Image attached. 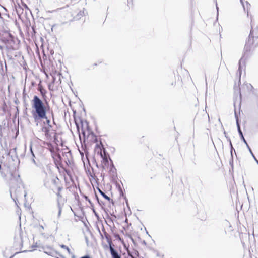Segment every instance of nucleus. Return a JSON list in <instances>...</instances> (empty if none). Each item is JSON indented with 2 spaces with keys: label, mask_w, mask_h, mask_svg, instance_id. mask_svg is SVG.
Here are the masks:
<instances>
[{
  "label": "nucleus",
  "mask_w": 258,
  "mask_h": 258,
  "mask_svg": "<svg viewBox=\"0 0 258 258\" xmlns=\"http://www.w3.org/2000/svg\"><path fill=\"white\" fill-rule=\"evenodd\" d=\"M18 126H19V121H18V123H17V136H18V134H19V128H18Z\"/></svg>",
  "instance_id": "nucleus-31"
},
{
  "label": "nucleus",
  "mask_w": 258,
  "mask_h": 258,
  "mask_svg": "<svg viewBox=\"0 0 258 258\" xmlns=\"http://www.w3.org/2000/svg\"><path fill=\"white\" fill-rule=\"evenodd\" d=\"M56 258H66L63 255L56 251Z\"/></svg>",
  "instance_id": "nucleus-19"
},
{
  "label": "nucleus",
  "mask_w": 258,
  "mask_h": 258,
  "mask_svg": "<svg viewBox=\"0 0 258 258\" xmlns=\"http://www.w3.org/2000/svg\"><path fill=\"white\" fill-rule=\"evenodd\" d=\"M52 114L53 115V114L52 113ZM52 118H53V116L52 115ZM54 119V118H53ZM53 123H55V121L53 120Z\"/></svg>",
  "instance_id": "nucleus-44"
},
{
  "label": "nucleus",
  "mask_w": 258,
  "mask_h": 258,
  "mask_svg": "<svg viewBox=\"0 0 258 258\" xmlns=\"http://www.w3.org/2000/svg\"><path fill=\"white\" fill-rule=\"evenodd\" d=\"M30 151H31V154H32V155L33 156V157H35V156H34V153H33V151H32V147H30Z\"/></svg>",
  "instance_id": "nucleus-29"
},
{
  "label": "nucleus",
  "mask_w": 258,
  "mask_h": 258,
  "mask_svg": "<svg viewBox=\"0 0 258 258\" xmlns=\"http://www.w3.org/2000/svg\"><path fill=\"white\" fill-rule=\"evenodd\" d=\"M235 118H236V125H237V130H238V132L239 133V135L240 136V139L242 140V141L246 145V146L247 149H248V151H249L250 153L251 154V156H252V157L253 158L254 160L256 162V163L258 164V160H257V159L256 158L255 156L253 154V153L251 148H249V145L248 144L247 141H246L244 137V136L243 135L242 132V131L241 130V128H240V124H239V123L238 122V116H237V115L236 114V113H235Z\"/></svg>",
  "instance_id": "nucleus-4"
},
{
  "label": "nucleus",
  "mask_w": 258,
  "mask_h": 258,
  "mask_svg": "<svg viewBox=\"0 0 258 258\" xmlns=\"http://www.w3.org/2000/svg\"><path fill=\"white\" fill-rule=\"evenodd\" d=\"M17 177H20V175H17Z\"/></svg>",
  "instance_id": "nucleus-45"
},
{
  "label": "nucleus",
  "mask_w": 258,
  "mask_h": 258,
  "mask_svg": "<svg viewBox=\"0 0 258 258\" xmlns=\"http://www.w3.org/2000/svg\"><path fill=\"white\" fill-rule=\"evenodd\" d=\"M228 141H229V143H230V145L231 146V156L232 157V150L233 149V148L232 147V143H231V140L230 139V138H228Z\"/></svg>",
  "instance_id": "nucleus-23"
},
{
  "label": "nucleus",
  "mask_w": 258,
  "mask_h": 258,
  "mask_svg": "<svg viewBox=\"0 0 258 258\" xmlns=\"http://www.w3.org/2000/svg\"><path fill=\"white\" fill-rule=\"evenodd\" d=\"M10 194L13 201L16 203V188L12 185H10Z\"/></svg>",
  "instance_id": "nucleus-9"
},
{
  "label": "nucleus",
  "mask_w": 258,
  "mask_h": 258,
  "mask_svg": "<svg viewBox=\"0 0 258 258\" xmlns=\"http://www.w3.org/2000/svg\"><path fill=\"white\" fill-rule=\"evenodd\" d=\"M20 237L21 241V245L22 247H27L29 244V240L25 234L21 233H20Z\"/></svg>",
  "instance_id": "nucleus-6"
},
{
  "label": "nucleus",
  "mask_w": 258,
  "mask_h": 258,
  "mask_svg": "<svg viewBox=\"0 0 258 258\" xmlns=\"http://www.w3.org/2000/svg\"><path fill=\"white\" fill-rule=\"evenodd\" d=\"M120 194L122 195L123 196V192L122 190L120 191Z\"/></svg>",
  "instance_id": "nucleus-43"
},
{
  "label": "nucleus",
  "mask_w": 258,
  "mask_h": 258,
  "mask_svg": "<svg viewBox=\"0 0 258 258\" xmlns=\"http://www.w3.org/2000/svg\"><path fill=\"white\" fill-rule=\"evenodd\" d=\"M61 180L59 178H51V183L56 187L57 190H59V191H61L63 189L64 183H65L67 188H68L69 187L67 185L68 183L71 181L72 183H74V182L73 178H61Z\"/></svg>",
  "instance_id": "nucleus-3"
},
{
  "label": "nucleus",
  "mask_w": 258,
  "mask_h": 258,
  "mask_svg": "<svg viewBox=\"0 0 258 258\" xmlns=\"http://www.w3.org/2000/svg\"><path fill=\"white\" fill-rule=\"evenodd\" d=\"M24 196H25V197H26V193H25V194Z\"/></svg>",
  "instance_id": "nucleus-48"
},
{
  "label": "nucleus",
  "mask_w": 258,
  "mask_h": 258,
  "mask_svg": "<svg viewBox=\"0 0 258 258\" xmlns=\"http://www.w3.org/2000/svg\"><path fill=\"white\" fill-rule=\"evenodd\" d=\"M230 164H231V166L232 165V164H231V162H230Z\"/></svg>",
  "instance_id": "nucleus-49"
},
{
  "label": "nucleus",
  "mask_w": 258,
  "mask_h": 258,
  "mask_svg": "<svg viewBox=\"0 0 258 258\" xmlns=\"http://www.w3.org/2000/svg\"><path fill=\"white\" fill-rule=\"evenodd\" d=\"M82 134H83V135L85 136V132L84 131H82Z\"/></svg>",
  "instance_id": "nucleus-39"
},
{
  "label": "nucleus",
  "mask_w": 258,
  "mask_h": 258,
  "mask_svg": "<svg viewBox=\"0 0 258 258\" xmlns=\"http://www.w3.org/2000/svg\"><path fill=\"white\" fill-rule=\"evenodd\" d=\"M13 150L16 151V148H14Z\"/></svg>",
  "instance_id": "nucleus-47"
},
{
  "label": "nucleus",
  "mask_w": 258,
  "mask_h": 258,
  "mask_svg": "<svg viewBox=\"0 0 258 258\" xmlns=\"http://www.w3.org/2000/svg\"><path fill=\"white\" fill-rule=\"evenodd\" d=\"M83 197L84 198V199H85L86 201H87L89 203V204H90V206H91V207H93V203L91 202V200L89 199V198H88L87 196H86V195H84V196H83Z\"/></svg>",
  "instance_id": "nucleus-17"
},
{
  "label": "nucleus",
  "mask_w": 258,
  "mask_h": 258,
  "mask_svg": "<svg viewBox=\"0 0 258 258\" xmlns=\"http://www.w3.org/2000/svg\"><path fill=\"white\" fill-rule=\"evenodd\" d=\"M18 8H19V9H20V10H21V8L19 4H18V5H17V15H18V16H19V17H20V16H19V14H18V13H19V10H18Z\"/></svg>",
  "instance_id": "nucleus-26"
},
{
  "label": "nucleus",
  "mask_w": 258,
  "mask_h": 258,
  "mask_svg": "<svg viewBox=\"0 0 258 258\" xmlns=\"http://www.w3.org/2000/svg\"><path fill=\"white\" fill-rule=\"evenodd\" d=\"M43 229H44V227H43V226L42 225H40V228H39V231H40V233H41V234H42V235H43V234L42 233V230H43Z\"/></svg>",
  "instance_id": "nucleus-25"
},
{
  "label": "nucleus",
  "mask_w": 258,
  "mask_h": 258,
  "mask_svg": "<svg viewBox=\"0 0 258 258\" xmlns=\"http://www.w3.org/2000/svg\"><path fill=\"white\" fill-rule=\"evenodd\" d=\"M60 246L61 247V248L66 249L69 254H70L71 253L70 248L68 246H66L65 245L61 244L60 245Z\"/></svg>",
  "instance_id": "nucleus-16"
},
{
  "label": "nucleus",
  "mask_w": 258,
  "mask_h": 258,
  "mask_svg": "<svg viewBox=\"0 0 258 258\" xmlns=\"http://www.w3.org/2000/svg\"><path fill=\"white\" fill-rule=\"evenodd\" d=\"M90 179L91 182H92V179L94 180L95 181H97V180H98L99 178H90Z\"/></svg>",
  "instance_id": "nucleus-30"
},
{
  "label": "nucleus",
  "mask_w": 258,
  "mask_h": 258,
  "mask_svg": "<svg viewBox=\"0 0 258 258\" xmlns=\"http://www.w3.org/2000/svg\"><path fill=\"white\" fill-rule=\"evenodd\" d=\"M90 176H91V178L94 177H93V175H91Z\"/></svg>",
  "instance_id": "nucleus-46"
},
{
  "label": "nucleus",
  "mask_w": 258,
  "mask_h": 258,
  "mask_svg": "<svg viewBox=\"0 0 258 258\" xmlns=\"http://www.w3.org/2000/svg\"><path fill=\"white\" fill-rule=\"evenodd\" d=\"M15 178H11L10 183L12 184L14 183L15 181Z\"/></svg>",
  "instance_id": "nucleus-27"
},
{
  "label": "nucleus",
  "mask_w": 258,
  "mask_h": 258,
  "mask_svg": "<svg viewBox=\"0 0 258 258\" xmlns=\"http://www.w3.org/2000/svg\"><path fill=\"white\" fill-rule=\"evenodd\" d=\"M9 36L10 39H8V41H11L14 43V37L10 33H9Z\"/></svg>",
  "instance_id": "nucleus-18"
},
{
  "label": "nucleus",
  "mask_w": 258,
  "mask_h": 258,
  "mask_svg": "<svg viewBox=\"0 0 258 258\" xmlns=\"http://www.w3.org/2000/svg\"><path fill=\"white\" fill-rule=\"evenodd\" d=\"M64 205H57V207L58 208V217H60L61 215V211L62 210V208L63 207Z\"/></svg>",
  "instance_id": "nucleus-15"
},
{
  "label": "nucleus",
  "mask_w": 258,
  "mask_h": 258,
  "mask_svg": "<svg viewBox=\"0 0 258 258\" xmlns=\"http://www.w3.org/2000/svg\"><path fill=\"white\" fill-rule=\"evenodd\" d=\"M63 156L65 158V159H67L68 161H66V162L67 163L68 162L69 163H71L72 160V154L71 151H68V152H64L63 153Z\"/></svg>",
  "instance_id": "nucleus-10"
},
{
  "label": "nucleus",
  "mask_w": 258,
  "mask_h": 258,
  "mask_svg": "<svg viewBox=\"0 0 258 258\" xmlns=\"http://www.w3.org/2000/svg\"><path fill=\"white\" fill-rule=\"evenodd\" d=\"M224 135H225V137H226L227 139H228V137H227V135H226V132H225V131H224Z\"/></svg>",
  "instance_id": "nucleus-33"
},
{
  "label": "nucleus",
  "mask_w": 258,
  "mask_h": 258,
  "mask_svg": "<svg viewBox=\"0 0 258 258\" xmlns=\"http://www.w3.org/2000/svg\"><path fill=\"white\" fill-rule=\"evenodd\" d=\"M106 239L109 246V250L112 258H121L118 252L113 248L114 245L110 236L106 235Z\"/></svg>",
  "instance_id": "nucleus-5"
},
{
  "label": "nucleus",
  "mask_w": 258,
  "mask_h": 258,
  "mask_svg": "<svg viewBox=\"0 0 258 258\" xmlns=\"http://www.w3.org/2000/svg\"><path fill=\"white\" fill-rule=\"evenodd\" d=\"M17 60H19L21 59H24L23 56L21 55V53H19V54H17Z\"/></svg>",
  "instance_id": "nucleus-22"
},
{
  "label": "nucleus",
  "mask_w": 258,
  "mask_h": 258,
  "mask_svg": "<svg viewBox=\"0 0 258 258\" xmlns=\"http://www.w3.org/2000/svg\"><path fill=\"white\" fill-rule=\"evenodd\" d=\"M46 120V123L47 124H48L49 127H52L51 124H50V120L49 119H48V118L47 117V119H45Z\"/></svg>",
  "instance_id": "nucleus-24"
},
{
  "label": "nucleus",
  "mask_w": 258,
  "mask_h": 258,
  "mask_svg": "<svg viewBox=\"0 0 258 258\" xmlns=\"http://www.w3.org/2000/svg\"><path fill=\"white\" fill-rule=\"evenodd\" d=\"M80 258H91L89 255H85L81 257Z\"/></svg>",
  "instance_id": "nucleus-28"
},
{
  "label": "nucleus",
  "mask_w": 258,
  "mask_h": 258,
  "mask_svg": "<svg viewBox=\"0 0 258 258\" xmlns=\"http://www.w3.org/2000/svg\"><path fill=\"white\" fill-rule=\"evenodd\" d=\"M26 251H27L26 250H22V251L20 252H25Z\"/></svg>",
  "instance_id": "nucleus-41"
},
{
  "label": "nucleus",
  "mask_w": 258,
  "mask_h": 258,
  "mask_svg": "<svg viewBox=\"0 0 258 258\" xmlns=\"http://www.w3.org/2000/svg\"><path fill=\"white\" fill-rule=\"evenodd\" d=\"M224 135H225V137H226L227 139H228V137H227V135H226V132H225V131H224Z\"/></svg>",
  "instance_id": "nucleus-34"
},
{
  "label": "nucleus",
  "mask_w": 258,
  "mask_h": 258,
  "mask_svg": "<svg viewBox=\"0 0 258 258\" xmlns=\"http://www.w3.org/2000/svg\"><path fill=\"white\" fill-rule=\"evenodd\" d=\"M242 183H243V184H244V180H243V178H242ZM244 187H245V185H244Z\"/></svg>",
  "instance_id": "nucleus-38"
},
{
  "label": "nucleus",
  "mask_w": 258,
  "mask_h": 258,
  "mask_svg": "<svg viewBox=\"0 0 258 258\" xmlns=\"http://www.w3.org/2000/svg\"><path fill=\"white\" fill-rule=\"evenodd\" d=\"M14 119L16 118V113L14 115Z\"/></svg>",
  "instance_id": "nucleus-42"
},
{
  "label": "nucleus",
  "mask_w": 258,
  "mask_h": 258,
  "mask_svg": "<svg viewBox=\"0 0 258 258\" xmlns=\"http://www.w3.org/2000/svg\"><path fill=\"white\" fill-rule=\"evenodd\" d=\"M93 212H94V213H95V215H96V216H97V213H96V212H95V211L94 210V209H93Z\"/></svg>",
  "instance_id": "nucleus-40"
},
{
  "label": "nucleus",
  "mask_w": 258,
  "mask_h": 258,
  "mask_svg": "<svg viewBox=\"0 0 258 258\" xmlns=\"http://www.w3.org/2000/svg\"><path fill=\"white\" fill-rule=\"evenodd\" d=\"M32 113L35 121L42 119H47L46 107L42 100L37 95H34L32 100Z\"/></svg>",
  "instance_id": "nucleus-1"
},
{
  "label": "nucleus",
  "mask_w": 258,
  "mask_h": 258,
  "mask_svg": "<svg viewBox=\"0 0 258 258\" xmlns=\"http://www.w3.org/2000/svg\"><path fill=\"white\" fill-rule=\"evenodd\" d=\"M109 159L110 160V158H109L108 155L105 156L103 157V160H104V162H105L106 163L108 162V159Z\"/></svg>",
  "instance_id": "nucleus-21"
},
{
  "label": "nucleus",
  "mask_w": 258,
  "mask_h": 258,
  "mask_svg": "<svg viewBox=\"0 0 258 258\" xmlns=\"http://www.w3.org/2000/svg\"><path fill=\"white\" fill-rule=\"evenodd\" d=\"M241 2L242 3V0H240Z\"/></svg>",
  "instance_id": "nucleus-51"
},
{
  "label": "nucleus",
  "mask_w": 258,
  "mask_h": 258,
  "mask_svg": "<svg viewBox=\"0 0 258 258\" xmlns=\"http://www.w3.org/2000/svg\"><path fill=\"white\" fill-rule=\"evenodd\" d=\"M230 164H231V166L232 165V164H231V162H230Z\"/></svg>",
  "instance_id": "nucleus-50"
},
{
  "label": "nucleus",
  "mask_w": 258,
  "mask_h": 258,
  "mask_svg": "<svg viewBox=\"0 0 258 258\" xmlns=\"http://www.w3.org/2000/svg\"><path fill=\"white\" fill-rule=\"evenodd\" d=\"M56 195L57 205H64L67 202V200L64 198L62 197V195L60 194V191L57 190Z\"/></svg>",
  "instance_id": "nucleus-7"
},
{
  "label": "nucleus",
  "mask_w": 258,
  "mask_h": 258,
  "mask_svg": "<svg viewBox=\"0 0 258 258\" xmlns=\"http://www.w3.org/2000/svg\"><path fill=\"white\" fill-rule=\"evenodd\" d=\"M109 172L110 177H117L116 169L114 166L110 167Z\"/></svg>",
  "instance_id": "nucleus-11"
},
{
  "label": "nucleus",
  "mask_w": 258,
  "mask_h": 258,
  "mask_svg": "<svg viewBox=\"0 0 258 258\" xmlns=\"http://www.w3.org/2000/svg\"><path fill=\"white\" fill-rule=\"evenodd\" d=\"M224 135H225V137H226L227 139H228V137H227V135H226V132H225V131H224Z\"/></svg>",
  "instance_id": "nucleus-35"
},
{
  "label": "nucleus",
  "mask_w": 258,
  "mask_h": 258,
  "mask_svg": "<svg viewBox=\"0 0 258 258\" xmlns=\"http://www.w3.org/2000/svg\"><path fill=\"white\" fill-rule=\"evenodd\" d=\"M44 252L48 255L56 257V251L51 247H47L45 248Z\"/></svg>",
  "instance_id": "nucleus-8"
},
{
  "label": "nucleus",
  "mask_w": 258,
  "mask_h": 258,
  "mask_svg": "<svg viewBox=\"0 0 258 258\" xmlns=\"http://www.w3.org/2000/svg\"><path fill=\"white\" fill-rule=\"evenodd\" d=\"M242 62V58H241L239 61V68H238V71L240 72V74H241V64Z\"/></svg>",
  "instance_id": "nucleus-20"
},
{
  "label": "nucleus",
  "mask_w": 258,
  "mask_h": 258,
  "mask_svg": "<svg viewBox=\"0 0 258 258\" xmlns=\"http://www.w3.org/2000/svg\"><path fill=\"white\" fill-rule=\"evenodd\" d=\"M41 130L43 132L45 133V135L46 136H48L49 133V128L46 127H43Z\"/></svg>",
  "instance_id": "nucleus-14"
},
{
  "label": "nucleus",
  "mask_w": 258,
  "mask_h": 258,
  "mask_svg": "<svg viewBox=\"0 0 258 258\" xmlns=\"http://www.w3.org/2000/svg\"><path fill=\"white\" fill-rule=\"evenodd\" d=\"M67 174H68V176H70V177H72L71 175L70 174L69 172H67Z\"/></svg>",
  "instance_id": "nucleus-36"
},
{
  "label": "nucleus",
  "mask_w": 258,
  "mask_h": 258,
  "mask_svg": "<svg viewBox=\"0 0 258 258\" xmlns=\"http://www.w3.org/2000/svg\"><path fill=\"white\" fill-rule=\"evenodd\" d=\"M216 9H217V16L218 15V14H219V12H218V11H219V8L217 6V4H216Z\"/></svg>",
  "instance_id": "nucleus-32"
},
{
  "label": "nucleus",
  "mask_w": 258,
  "mask_h": 258,
  "mask_svg": "<svg viewBox=\"0 0 258 258\" xmlns=\"http://www.w3.org/2000/svg\"><path fill=\"white\" fill-rule=\"evenodd\" d=\"M98 191L99 193L101 195V196L104 198L105 199L108 200V201H110V198L107 195H106L104 192H103L101 190H100L99 188H98Z\"/></svg>",
  "instance_id": "nucleus-13"
},
{
  "label": "nucleus",
  "mask_w": 258,
  "mask_h": 258,
  "mask_svg": "<svg viewBox=\"0 0 258 258\" xmlns=\"http://www.w3.org/2000/svg\"><path fill=\"white\" fill-rule=\"evenodd\" d=\"M254 30H251L248 39L246 41L244 49L246 51H250L252 48L256 47L258 45V34L253 36Z\"/></svg>",
  "instance_id": "nucleus-2"
},
{
  "label": "nucleus",
  "mask_w": 258,
  "mask_h": 258,
  "mask_svg": "<svg viewBox=\"0 0 258 258\" xmlns=\"http://www.w3.org/2000/svg\"><path fill=\"white\" fill-rule=\"evenodd\" d=\"M32 161L33 162V163H34L35 164H36L35 161V160L34 159V158H33V159H32Z\"/></svg>",
  "instance_id": "nucleus-37"
},
{
  "label": "nucleus",
  "mask_w": 258,
  "mask_h": 258,
  "mask_svg": "<svg viewBox=\"0 0 258 258\" xmlns=\"http://www.w3.org/2000/svg\"><path fill=\"white\" fill-rule=\"evenodd\" d=\"M84 15H85L84 10H83L82 11H80V12L74 17V19L75 20H79L81 18V17Z\"/></svg>",
  "instance_id": "nucleus-12"
}]
</instances>
